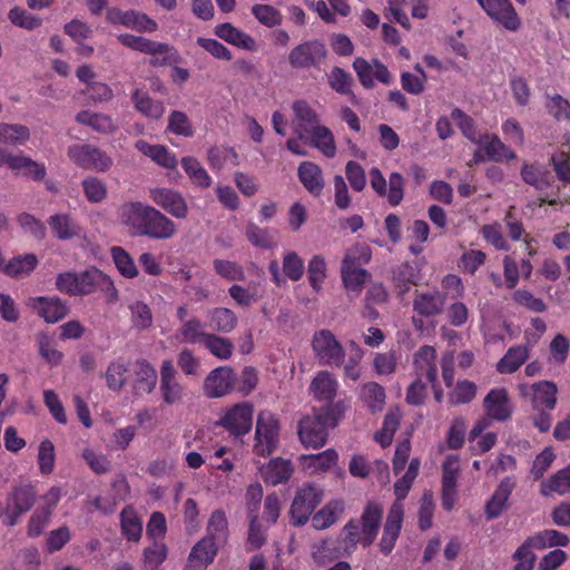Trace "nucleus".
Wrapping results in <instances>:
<instances>
[{
    "label": "nucleus",
    "instance_id": "nucleus-1",
    "mask_svg": "<svg viewBox=\"0 0 570 570\" xmlns=\"http://www.w3.org/2000/svg\"><path fill=\"white\" fill-rule=\"evenodd\" d=\"M120 219L135 236L169 239L177 233L176 224L170 218L141 202L125 203L120 208Z\"/></svg>",
    "mask_w": 570,
    "mask_h": 570
},
{
    "label": "nucleus",
    "instance_id": "nucleus-2",
    "mask_svg": "<svg viewBox=\"0 0 570 570\" xmlns=\"http://www.w3.org/2000/svg\"><path fill=\"white\" fill-rule=\"evenodd\" d=\"M346 410L343 400L335 404L315 410L298 422V438L305 448H322L327 440L328 428H335L343 419Z\"/></svg>",
    "mask_w": 570,
    "mask_h": 570
},
{
    "label": "nucleus",
    "instance_id": "nucleus-3",
    "mask_svg": "<svg viewBox=\"0 0 570 570\" xmlns=\"http://www.w3.org/2000/svg\"><path fill=\"white\" fill-rule=\"evenodd\" d=\"M383 519L380 503L370 501L360 519H351L343 528L344 542L351 548L357 544L370 547L376 539Z\"/></svg>",
    "mask_w": 570,
    "mask_h": 570
},
{
    "label": "nucleus",
    "instance_id": "nucleus-4",
    "mask_svg": "<svg viewBox=\"0 0 570 570\" xmlns=\"http://www.w3.org/2000/svg\"><path fill=\"white\" fill-rule=\"evenodd\" d=\"M383 519L380 503L370 501L360 519H351L343 528L344 542L351 548L357 544L370 547L376 539Z\"/></svg>",
    "mask_w": 570,
    "mask_h": 570
},
{
    "label": "nucleus",
    "instance_id": "nucleus-5",
    "mask_svg": "<svg viewBox=\"0 0 570 570\" xmlns=\"http://www.w3.org/2000/svg\"><path fill=\"white\" fill-rule=\"evenodd\" d=\"M330 51L326 43L317 38L308 39L294 46L288 53V63L295 70L321 71Z\"/></svg>",
    "mask_w": 570,
    "mask_h": 570
},
{
    "label": "nucleus",
    "instance_id": "nucleus-6",
    "mask_svg": "<svg viewBox=\"0 0 570 570\" xmlns=\"http://www.w3.org/2000/svg\"><path fill=\"white\" fill-rule=\"evenodd\" d=\"M323 495V490L312 483H304L298 488L289 509L291 523L295 527L306 524L316 507L321 504Z\"/></svg>",
    "mask_w": 570,
    "mask_h": 570
},
{
    "label": "nucleus",
    "instance_id": "nucleus-7",
    "mask_svg": "<svg viewBox=\"0 0 570 570\" xmlns=\"http://www.w3.org/2000/svg\"><path fill=\"white\" fill-rule=\"evenodd\" d=\"M279 422L271 411H261L255 429L254 452L258 456L272 454L278 444Z\"/></svg>",
    "mask_w": 570,
    "mask_h": 570
},
{
    "label": "nucleus",
    "instance_id": "nucleus-8",
    "mask_svg": "<svg viewBox=\"0 0 570 570\" xmlns=\"http://www.w3.org/2000/svg\"><path fill=\"white\" fill-rule=\"evenodd\" d=\"M311 345L321 365L338 367L344 364V347L330 330L316 331Z\"/></svg>",
    "mask_w": 570,
    "mask_h": 570
},
{
    "label": "nucleus",
    "instance_id": "nucleus-9",
    "mask_svg": "<svg viewBox=\"0 0 570 570\" xmlns=\"http://www.w3.org/2000/svg\"><path fill=\"white\" fill-rule=\"evenodd\" d=\"M67 155L75 165L85 170L106 173L114 164L106 151L90 144L71 145Z\"/></svg>",
    "mask_w": 570,
    "mask_h": 570
},
{
    "label": "nucleus",
    "instance_id": "nucleus-10",
    "mask_svg": "<svg viewBox=\"0 0 570 570\" xmlns=\"http://www.w3.org/2000/svg\"><path fill=\"white\" fill-rule=\"evenodd\" d=\"M37 490L31 483H21L11 489L6 500V524L16 525L21 515L35 504Z\"/></svg>",
    "mask_w": 570,
    "mask_h": 570
},
{
    "label": "nucleus",
    "instance_id": "nucleus-11",
    "mask_svg": "<svg viewBox=\"0 0 570 570\" xmlns=\"http://www.w3.org/2000/svg\"><path fill=\"white\" fill-rule=\"evenodd\" d=\"M177 375L173 362L164 360L160 365L159 392L165 406H178L184 403L186 390Z\"/></svg>",
    "mask_w": 570,
    "mask_h": 570
},
{
    "label": "nucleus",
    "instance_id": "nucleus-12",
    "mask_svg": "<svg viewBox=\"0 0 570 570\" xmlns=\"http://www.w3.org/2000/svg\"><path fill=\"white\" fill-rule=\"evenodd\" d=\"M254 406L248 402L233 405L219 419L218 424L234 436L247 434L253 426Z\"/></svg>",
    "mask_w": 570,
    "mask_h": 570
},
{
    "label": "nucleus",
    "instance_id": "nucleus-13",
    "mask_svg": "<svg viewBox=\"0 0 570 570\" xmlns=\"http://www.w3.org/2000/svg\"><path fill=\"white\" fill-rule=\"evenodd\" d=\"M370 184L373 190L381 197L386 196L391 206L395 207L404 198V178L400 173H392L389 177V188L386 179L376 167L370 170Z\"/></svg>",
    "mask_w": 570,
    "mask_h": 570
},
{
    "label": "nucleus",
    "instance_id": "nucleus-14",
    "mask_svg": "<svg viewBox=\"0 0 570 570\" xmlns=\"http://www.w3.org/2000/svg\"><path fill=\"white\" fill-rule=\"evenodd\" d=\"M520 395L522 397L530 396L531 406L533 411L546 409L548 411L554 410L557 405V385L550 381H541L532 385H519Z\"/></svg>",
    "mask_w": 570,
    "mask_h": 570
},
{
    "label": "nucleus",
    "instance_id": "nucleus-15",
    "mask_svg": "<svg viewBox=\"0 0 570 570\" xmlns=\"http://www.w3.org/2000/svg\"><path fill=\"white\" fill-rule=\"evenodd\" d=\"M361 256L350 250L344 256L341 267L342 281L348 292L361 293L364 284L371 278L370 273L361 267Z\"/></svg>",
    "mask_w": 570,
    "mask_h": 570
},
{
    "label": "nucleus",
    "instance_id": "nucleus-16",
    "mask_svg": "<svg viewBox=\"0 0 570 570\" xmlns=\"http://www.w3.org/2000/svg\"><path fill=\"white\" fill-rule=\"evenodd\" d=\"M150 199L165 212L178 219L188 216V205L181 193L178 190L158 187L149 190Z\"/></svg>",
    "mask_w": 570,
    "mask_h": 570
},
{
    "label": "nucleus",
    "instance_id": "nucleus-17",
    "mask_svg": "<svg viewBox=\"0 0 570 570\" xmlns=\"http://www.w3.org/2000/svg\"><path fill=\"white\" fill-rule=\"evenodd\" d=\"M236 374L229 366H219L208 373L204 381L207 397L217 399L228 394L235 386Z\"/></svg>",
    "mask_w": 570,
    "mask_h": 570
},
{
    "label": "nucleus",
    "instance_id": "nucleus-18",
    "mask_svg": "<svg viewBox=\"0 0 570 570\" xmlns=\"http://www.w3.org/2000/svg\"><path fill=\"white\" fill-rule=\"evenodd\" d=\"M28 306L36 311L46 323L50 324L63 320L69 312L67 303L57 296L30 297Z\"/></svg>",
    "mask_w": 570,
    "mask_h": 570
},
{
    "label": "nucleus",
    "instance_id": "nucleus-19",
    "mask_svg": "<svg viewBox=\"0 0 570 570\" xmlns=\"http://www.w3.org/2000/svg\"><path fill=\"white\" fill-rule=\"evenodd\" d=\"M403 518V504L394 502L389 510L386 521L383 527V534L379 544L383 554L389 556L394 549L402 529Z\"/></svg>",
    "mask_w": 570,
    "mask_h": 570
},
{
    "label": "nucleus",
    "instance_id": "nucleus-20",
    "mask_svg": "<svg viewBox=\"0 0 570 570\" xmlns=\"http://www.w3.org/2000/svg\"><path fill=\"white\" fill-rule=\"evenodd\" d=\"M483 406L488 417L498 422L509 421L513 413L508 391L503 387L490 390L483 400Z\"/></svg>",
    "mask_w": 570,
    "mask_h": 570
},
{
    "label": "nucleus",
    "instance_id": "nucleus-21",
    "mask_svg": "<svg viewBox=\"0 0 570 570\" xmlns=\"http://www.w3.org/2000/svg\"><path fill=\"white\" fill-rule=\"evenodd\" d=\"M482 9L505 29L515 31L520 27V19L510 0H478Z\"/></svg>",
    "mask_w": 570,
    "mask_h": 570
},
{
    "label": "nucleus",
    "instance_id": "nucleus-22",
    "mask_svg": "<svg viewBox=\"0 0 570 570\" xmlns=\"http://www.w3.org/2000/svg\"><path fill=\"white\" fill-rule=\"evenodd\" d=\"M294 112L293 128L298 138H306V135L318 127L320 116L315 109L304 99L295 100L292 105Z\"/></svg>",
    "mask_w": 570,
    "mask_h": 570
},
{
    "label": "nucleus",
    "instance_id": "nucleus-23",
    "mask_svg": "<svg viewBox=\"0 0 570 570\" xmlns=\"http://www.w3.org/2000/svg\"><path fill=\"white\" fill-rule=\"evenodd\" d=\"M340 387L338 381L328 371H318L309 384V393L325 406L335 404V397Z\"/></svg>",
    "mask_w": 570,
    "mask_h": 570
},
{
    "label": "nucleus",
    "instance_id": "nucleus-24",
    "mask_svg": "<svg viewBox=\"0 0 570 570\" xmlns=\"http://www.w3.org/2000/svg\"><path fill=\"white\" fill-rule=\"evenodd\" d=\"M445 299V294L438 289L416 291L413 299V311L416 315L425 318L435 317L443 313Z\"/></svg>",
    "mask_w": 570,
    "mask_h": 570
},
{
    "label": "nucleus",
    "instance_id": "nucleus-25",
    "mask_svg": "<svg viewBox=\"0 0 570 570\" xmlns=\"http://www.w3.org/2000/svg\"><path fill=\"white\" fill-rule=\"evenodd\" d=\"M218 552V544L210 538L200 539L190 550L184 570H206Z\"/></svg>",
    "mask_w": 570,
    "mask_h": 570
},
{
    "label": "nucleus",
    "instance_id": "nucleus-26",
    "mask_svg": "<svg viewBox=\"0 0 570 570\" xmlns=\"http://www.w3.org/2000/svg\"><path fill=\"white\" fill-rule=\"evenodd\" d=\"M436 351L433 346L424 345L414 354L413 365L416 379H426L429 383H436L438 367L435 364Z\"/></svg>",
    "mask_w": 570,
    "mask_h": 570
},
{
    "label": "nucleus",
    "instance_id": "nucleus-27",
    "mask_svg": "<svg viewBox=\"0 0 570 570\" xmlns=\"http://www.w3.org/2000/svg\"><path fill=\"white\" fill-rule=\"evenodd\" d=\"M297 176L304 188L314 197H320L325 187L322 168L313 161H302Z\"/></svg>",
    "mask_w": 570,
    "mask_h": 570
},
{
    "label": "nucleus",
    "instance_id": "nucleus-28",
    "mask_svg": "<svg viewBox=\"0 0 570 570\" xmlns=\"http://www.w3.org/2000/svg\"><path fill=\"white\" fill-rule=\"evenodd\" d=\"M293 472L294 468L289 460L274 458L262 469V478L266 484L276 487L287 483Z\"/></svg>",
    "mask_w": 570,
    "mask_h": 570
},
{
    "label": "nucleus",
    "instance_id": "nucleus-29",
    "mask_svg": "<svg viewBox=\"0 0 570 570\" xmlns=\"http://www.w3.org/2000/svg\"><path fill=\"white\" fill-rule=\"evenodd\" d=\"M515 482L512 478L507 476L499 483L492 498L485 504V515L488 520L497 519L507 508V502L511 495Z\"/></svg>",
    "mask_w": 570,
    "mask_h": 570
},
{
    "label": "nucleus",
    "instance_id": "nucleus-30",
    "mask_svg": "<svg viewBox=\"0 0 570 570\" xmlns=\"http://www.w3.org/2000/svg\"><path fill=\"white\" fill-rule=\"evenodd\" d=\"M135 147L139 153L164 168L175 169L178 165L175 154L170 153L164 145H151L140 139L135 142Z\"/></svg>",
    "mask_w": 570,
    "mask_h": 570
},
{
    "label": "nucleus",
    "instance_id": "nucleus-31",
    "mask_svg": "<svg viewBox=\"0 0 570 570\" xmlns=\"http://www.w3.org/2000/svg\"><path fill=\"white\" fill-rule=\"evenodd\" d=\"M121 45L132 50L155 56L156 53H168L171 47L165 42H158L145 37L135 36L130 33H122L118 37Z\"/></svg>",
    "mask_w": 570,
    "mask_h": 570
},
{
    "label": "nucleus",
    "instance_id": "nucleus-32",
    "mask_svg": "<svg viewBox=\"0 0 570 570\" xmlns=\"http://www.w3.org/2000/svg\"><path fill=\"white\" fill-rule=\"evenodd\" d=\"M47 222L59 240H69L81 235L82 228L69 214L51 215Z\"/></svg>",
    "mask_w": 570,
    "mask_h": 570
},
{
    "label": "nucleus",
    "instance_id": "nucleus-33",
    "mask_svg": "<svg viewBox=\"0 0 570 570\" xmlns=\"http://www.w3.org/2000/svg\"><path fill=\"white\" fill-rule=\"evenodd\" d=\"M479 146L482 147L488 160L502 163L517 158L515 153L503 144L497 135L484 134Z\"/></svg>",
    "mask_w": 570,
    "mask_h": 570
},
{
    "label": "nucleus",
    "instance_id": "nucleus-34",
    "mask_svg": "<svg viewBox=\"0 0 570 570\" xmlns=\"http://www.w3.org/2000/svg\"><path fill=\"white\" fill-rule=\"evenodd\" d=\"M131 100L135 109L147 118L158 120L165 114L163 101L153 99L149 94L142 89L137 88L131 94Z\"/></svg>",
    "mask_w": 570,
    "mask_h": 570
},
{
    "label": "nucleus",
    "instance_id": "nucleus-35",
    "mask_svg": "<svg viewBox=\"0 0 570 570\" xmlns=\"http://www.w3.org/2000/svg\"><path fill=\"white\" fill-rule=\"evenodd\" d=\"M342 557V548L336 540L331 538L320 540L311 546V558L313 562L323 567Z\"/></svg>",
    "mask_w": 570,
    "mask_h": 570
},
{
    "label": "nucleus",
    "instance_id": "nucleus-36",
    "mask_svg": "<svg viewBox=\"0 0 570 570\" xmlns=\"http://www.w3.org/2000/svg\"><path fill=\"white\" fill-rule=\"evenodd\" d=\"M76 121L78 124L90 127L92 130L99 134L109 135L117 130V126L112 118L101 112L81 110L76 115Z\"/></svg>",
    "mask_w": 570,
    "mask_h": 570
},
{
    "label": "nucleus",
    "instance_id": "nucleus-37",
    "mask_svg": "<svg viewBox=\"0 0 570 570\" xmlns=\"http://www.w3.org/2000/svg\"><path fill=\"white\" fill-rule=\"evenodd\" d=\"M417 269L409 262L402 263L392 271V283L400 297L404 296L419 282Z\"/></svg>",
    "mask_w": 570,
    "mask_h": 570
},
{
    "label": "nucleus",
    "instance_id": "nucleus-38",
    "mask_svg": "<svg viewBox=\"0 0 570 570\" xmlns=\"http://www.w3.org/2000/svg\"><path fill=\"white\" fill-rule=\"evenodd\" d=\"M528 544L537 550H543L553 547H567L570 543V539L567 534L554 530L546 529L539 531L531 537L525 539Z\"/></svg>",
    "mask_w": 570,
    "mask_h": 570
},
{
    "label": "nucleus",
    "instance_id": "nucleus-39",
    "mask_svg": "<svg viewBox=\"0 0 570 570\" xmlns=\"http://www.w3.org/2000/svg\"><path fill=\"white\" fill-rule=\"evenodd\" d=\"M135 389L139 392L150 394L157 384V371L145 358H139L135 363Z\"/></svg>",
    "mask_w": 570,
    "mask_h": 570
},
{
    "label": "nucleus",
    "instance_id": "nucleus-40",
    "mask_svg": "<svg viewBox=\"0 0 570 570\" xmlns=\"http://www.w3.org/2000/svg\"><path fill=\"white\" fill-rule=\"evenodd\" d=\"M338 454L333 449L309 455H301L299 461L309 473L326 472L336 464Z\"/></svg>",
    "mask_w": 570,
    "mask_h": 570
},
{
    "label": "nucleus",
    "instance_id": "nucleus-41",
    "mask_svg": "<svg viewBox=\"0 0 570 570\" xmlns=\"http://www.w3.org/2000/svg\"><path fill=\"white\" fill-rule=\"evenodd\" d=\"M121 534L132 542H138L142 534V520L132 505H126L120 512Z\"/></svg>",
    "mask_w": 570,
    "mask_h": 570
},
{
    "label": "nucleus",
    "instance_id": "nucleus-42",
    "mask_svg": "<svg viewBox=\"0 0 570 570\" xmlns=\"http://www.w3.org/2000/svg\"><path fill=\"white\" fill-rule=\"evenodd\" d=\"M522 180L537 190H544L550 186L551 173L539 163H525L521 168Z\"/></svg>",
    "mask_w": 570,
    "mask_h": 570
},
{
    "label": "nucleus",
    "instance_id": "nucleus-43",
    "mask_svg": "<svg viewBox=\"0 0 570 570\" xmlns=\"http://www.w3.org/2000/svg\"><path fill=\"white\" fill-rule=\"evenodd\" d=\"M308 142L317 148L325 157L333 158L336 155V144L330 128L320 125L306 135Z\"/></svg>",
    "mask_w": 570,
    "mask_h": 570
},
{
    "label": "nucleus",
    "instance_id": "nucleus-44",
    "mask_svg": "<svg viewBox=\"0 0 570 570\" xmlns=\"http://www.w3.org/2000/svg\"><path fill=\"white\" fill-rule=\"evenodd\" d=\"M215 33L220 39L243 49L254 50L255 40L247 33L236 29L233 24L225 22L216 26Z\"/></svg>",
    "mask_w": 570,
    "mask_h": 570
},
{
    "label": "nucleus",
    "instance_id": "nucleus-45",
    "mask_svg": "<svg viewBox=\"0 0 570 570\" xmlns=\"http://www.w3.org/2000/svg\"><path fill=\"white\" fill-rule=\"evenodd\" d=\"M529 357V348L525 345L510 347L498 362L497 370L501 374L514 373Z\"/></svg>",
    "mask_w": 570,
    "mask_h": 570
},
{
    "label": "nucleus",
    "instance_id": "nucleus-46",
    "mask_svg": "<svg viewBox=\"0 0 570 570\" xmlns=\"http://www.w3.org/2000/svg\"><path fill=\"white\" fill-rule=\"evenodd\" d=\"M328 86L337 94L348 96L352 104H356V96L352 91L354 83L350 72L341 67H333L327 75Z\"/></svg>",
    "mask_w": 570,
    "mask_h": 570
},
{
    "label": "nucleus",
    "instance_id": "nucleus-47",
    "mask_svg": "<svg viewBox=\"0 0 570 570\" xmlns=\"http://www.w3.org/2000/svg\"><path fill=\"white\" fill-rule=\"evenodd\" d=\"M209 323L213 330L218 333H230L238 324L234 311L227 307H215L208 312Z\"/></svg>",
    "mask_w": 570,
    "mask_h": 570
},
{
    "label": "nucleus",
    "instance_id": "nucleus-48",
    "mask_svg": "<svg viewBox=\"0 0 570 570\" xmlns=\"http://www.w3.org/2000/svg\"><path fill=\"white\" fill-rule=\"evenodd\" d=\"M209 333L204 331V325L197 317L189 318L180 324L177 330V338L181 343L203 344Z\"/></svg>",
    "mask_w": 570,
    "mask_h": 570
},
{
    "label": "nucleus",
    "instance_id": "nucleus-49",
    "mask_svg": "<svg viewBox=\"0 0 570 570\" xmlns=\"http://www.w3.org/2000/svg\"><path fill=\"white\" fill-rule=\"evenodd\" d=\"M181 167L194 186L203 189L210 187L213 178L196 158L184 157Z\"/></svg>",
    "mask_w": 570,
    "mask_h": 570
},
{
    "label": "nucleus",
    "instance_id": "nucleus-50",
    "mask_svg": "<svg viewBox=\"0 0 570 570\" xmlns=\"http://www.w3.org/2000/svg\"><path fill=\"white\" fill-rule=\"evenodd\" d=\"M385 390L376 382H367L362 385L360 397L371 412H380L385 405Z\"/></svg>",
    "mask_w": 570,
    "mask_h": 570
},
{
    "label": "nucleus",
    "instance_id": "nucleus-51",
    "mask_svg": "<svg viewBox=\"0 0 570 570\" xmlns=\"http://www.w3.org/2000/svg\"><path fill=\"white\" fill-rule=\"evenodd\" d=\"M207 160L209 166L215 170H220L225 166H237L238 154L233 147L228 146H214L207 153Z\"/></svg>",
    "mask_w": 570,
    "mask_h": 570
},
{
    "label": "nucleus",
    "instance_id": "nucleus-52",
    "mask_svg": "<svg viewBox=\"0 0 570 570\" xmlns=\"http://www.w3.org/2000/svg\"><path fill=\"white\" fill-rule=\"evenodd\" d=\"M553 492L560 495L570 493V464L559 470L557 473L551 475L547 481L542 482V495L548 497Z\"/></svg>",
    "mask_w": 570,
    "mask_h": 570
},
{
    "label": "nucleus",
    "instance_id": "nucleus-53",
    "mask_svg": "<svg viewBox=\"0 0 570 570\" xmlns=\"http://www.w3.org/2000/svg\"><path fill=\"white\" fill-rule=\"evenodd\" d=\"M38 258L35 254L19 255L10 259L3 266V273L10 277L18 278L29 275L37 266Z\"/></svg>",
    "mask_w": 570,
    "mask_h": 570
},
{
    "label": "nucleus",
    "instance_id": "nucleus-54",
    "mask_svg": "<svg viewBox=\"0 0 570 570\" xmlns=\"http://www.w3.org/2000/svg\"><path fill=\"white\" fill-rule=\"evenodd\" d=\"M228 521L224 510H214L207 524V535L213 542H226L228 538Z\"/></svg>",
    "mask_w": 570,
    "mask_h": 570
},
{
    "label": "nucleus",
    "instance_id": "nucleus-55",
    "mask_svg": "<svg viewBox=\"0 0 570 570\" xmlns=\"http://www.w3.org/2000/svg\"><path fill=\"white\" fill-rule=\"evenodd\" d=\"M168 557V548L164 542L154 541L142 551V563L146 570H160V566Z\"/></svg>",
    "mask_w": 570,
    "mask_h": 570
},
{
    "label": "nucleus",
    "instance_id": "nucleus-56",
    "mask_svg": "<svg viewBox=\"0 0 570 570\" xmlns=\"http://www.w3.org/2000/svg\"><path fill=\"white\" fill-rule=\"evenodd\" d=\"M203 345L219 360H228L234 352V344L227 337L209 333Z\"/></svg>",
    "mask_w": 570,
    "mask_h": 570
},
{
    "label": "nucleus",
    "instance_id": "nucleus-57",
    "mask_svg": "<svg viewBox=\"0 0 570 570\" xmlns=\"http://www.w3.org/2000/svg\"><path fill=\"white\" fill-rule=\"evenodd\" d=\"M476 384L469 380H459L449 393V402L452 405L471 403L476 395Z\"/></svg>",
    "mask_w": 570,
    "mask_h": 570
},
{
    "label": "nucleus",
    "instance_id": "nucleus-58",
    "mask_svg": "<svg viewBox=\"0 0 570 570\" xmlns=\"http://www.w3.org/2000/svg\"><path fill=\"white\" fill-rule=\"evenodd\" d=\"M419 469L420 460L412 459L404 475L394 483V494L396 497L395 502L402 503V501L406 498L414 480L419 474Z\"/></svg>",
    "mask_w": 570,
    "mask_h": 570
},
{
    "label": "nucleus",
    "instance_id": "nucleus-59",
    "mask_svg": "<svg viewBox=\"0 0 570 570\" xmlns=\"http://www.w3.org/2000/svg\"><path fill=\"white\" fill-rule=\"evenodd\" d=\"M105 279V273L98 268H90L78 273L79 296L89 295L96 292L99 286H102Z\"/></svg>",
    "mask_w": 570,
    "mask_h": 570
},
{
    "label": "nucleus",
    "instance_id": "nucleus-60",
    "mask_svg": "<svg viewBox=\"0 0 570 570\" xmlns=\"http://www.w3.org/2000/svg\"><path fill=\"white\" fill-rule=\"evenodd\" d=\"M110 254L118 272L124 277L134 278L138 275V268L127 250L120 246H114Z\"/></svg>",
    "mask_w": 570,
    "mask_h": 570
},
{
    "label": "nucleus",
    "instance_id": "nucleus-61",
    "mask_svg": "<svg viewBox=\"0 0 570 570\" xmlns=\"http://www.w3.org/2000/svg\"><path fill=\"white\" fill-rule=\"evenodd\" d=\"M127 372L128 366L124 362L119 360L110 362L105 372L107 387L115 392L120 391L126 384Z\"/></svg>",
    "mask_w": 570,
    "mask_h": 570
},
{
    "label": "nucleus",
    "instance_id": "nucleus-62",
    "mask_svg": "<svg viewBox=\"0 0 570 570\" xmlns=\"http://www.w3.org/2000/svg\"><path fill=\"white\" fill-rule=\"evenodd\" d=\"M30 137L29 128L23 125L0 124V144L21 145Z\"/></svg>",
    "mask_w": 570,
    "mask_h": 570
},
{
    "label": "nucleus",
    "instance_id": "nucleus-63",
    "mask_svg": "<svg viewBox=\"0 0 570 570\" xmlns=\"http://www.w3.org/2000/svg\"><path fill=\"white\" fill-rule=\"evenodd\" d=\"M451 118L456 122L464 137L478 145L481 142L484 134H480L476 130L473 119L469 115L460 108H454L451 112Z\"/></svg>",
    "mask_w": 570,
    "mask_h": 570
},
{
    "label": "nucleus",
    "instance_id": "nucleus-64",
    "mask_svg": "<svg viewBox=\"0 0 570 570\" xmlns=\"http://www.w3.org/2000/svg\"><path fill=\"white\" fill-rule=\"evenodd\" d=\"M556 174L563 183H570V136L567 137L562 150L551 158Z\"/></svg>",
    "mask_w": 570,
    "mask_h": 570
}]
</instances>
